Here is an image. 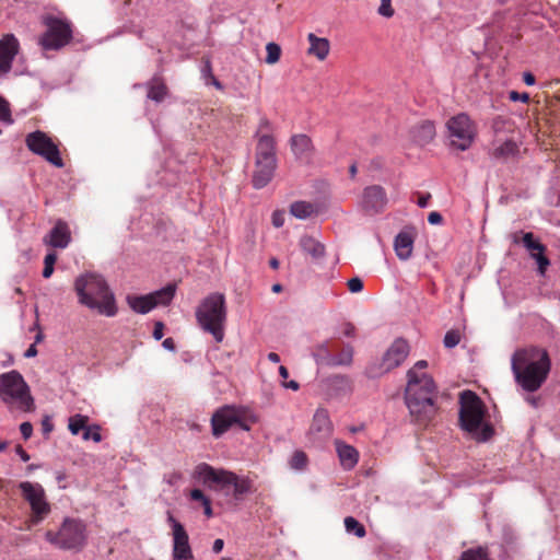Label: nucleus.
<instances>
[{
	"label": "nucleus",
	"mask_w": 560,
	"mask_h": 560,
	"mask_svg": "<svg viewBox=\"0 0 560 560\" xmlns=\"http://www.w3.org/2000/svg\"><path fill=\"white\" fill-rule=\"evenodd\" d=\"M88 422H89L88 416L77 413L69 418L68 429L72 435H77V434H79V432L81 430H83V432H84L88 429Z\"/></svg>",
	"instance_id": "72a5a7b5"
},
{
	"label": "nucleus",
	"mask_w": 560,
	"mask_h": 560,
	"mask_svg": "<svg viewBox=\"0 0 560 560\" xmlns=\"http://www.w3.org/2000/svg\"><path fill=\"white\" fill-rule=\"evenodd\" d=\"M300 246L303 252L317 259L324 256L325 247L314 237L304 235L300 238Z\"/></svg>",
	"instance_id": "cd10ccee"
},
{
	"label": "nucleus",
	"mask_w": 560,
	"mask_h": 560,
	"mask_svg": "<svg viewBox=\"0 0 560 560\" xmlns=\"http://www.w3.org/2000/svg\"><path fill=\"white\" fill-rule=\"evenodd\" d=\"M460 332L452 329L445 334L443 343L446 348L452 349L460 342Z\"/></svg>",
	"instance_id": "c03bdc74"
},
{
	"label": "nucleus",
	"mask_w": 560,
	"mask_h": 560,
	"mask_svg": "<svg viewBox=\"0 0 560 560\" xmlns=\"http://www.w3.org/2000/svg\"><path fill=\"white\" fill-rule=\"evenodd\" d=\"M267 57L266 62L268 65H275L279 61L281 56V48L276 43H268L266 46Z\"/></svg>",
	"instance_id": "ea45409f"
},
{
	"label": "nucleus",
	"mask_w": 560,
	"mask_h": 560,
	"mask_svg": "<svg viewBox=\"0 0 560 560\" xmlns=\"http://www.w3.org/2000/svg\"><path fill=\"white\" fill-rule=\"evenodd\" d=\"M511 369L517 385L527 393H534L546 382L551 361L546 349L529 346L515 350Z\"/></svg>",
	"instance_id": "f257e3e1"
},
{
	"label": "nucleus",
	"mask_w": 560,
	"mask_h": 560,
	"mask_svg": "<svg viewBox=\"0 0 560 560\" xmlns=\"http://www.w3.org/2000/svg\"><path fill=\"white\" fill-rule=\"evenodd\" d=\"M405 400L412 419L420 425H427L436 413L434 397L436 386L431 375L411 373L407 377Z\"/></svg>",
	"instance_id": "f03ea898"
},
{
	"label": "nucleus",
	"mask_w": 560,
	"mask_h": 560,
	"mask_svg": "<svg viewBox=\"0 0 560 560\" xmlns=\"http://www.w3.org/2000/svg\"><path fill=\"white\" fill-rule=\"evenodd\" d=\"M509 97L513 102L521 101L523 103H527L529 101V95L527 93H518L516 91H511Z\"/></svg>",
	"instance_id": "5fc2aeb1"
},
{
	"label": "nucleus",
	"mask_w": 560,
	"mask_h": 560,
	"mask_svg": "<svg viewBox=\"0 0 560 560\" xmlns=\"http://www.w3.org/2000/svg\"><path fill=\"white\" fill-rule=\"evenodd\" d=\"M442 220H443L442 215L436 211H433V212L429 213V215H428V221L431 224H440L442 222Z\"/></svg>",
	"instance_id": "bf43d9fd"
},
{
	"label": "nucleus",
	"mask_w": 560,
	"mask_h": 560,
	"mask_svg": "<svg viewBox=\"0 0 560 560\" xmlns=\"http://www.w3.org/2000/svg\"><path fill=\"white\" fill-rule=\"evenodd\" d=\"M428 366V362L424 360L418 361L408 372L407 377H410L411 373L415 372L417 375L428 374L424 370Z\"/></svg>",
	"instance_id": "8fccbe9b"
},
{
	"label": "nucleus",
	"mask_w": 560,
	"mask_h": 560,
	"mask_svg": "<svg viewBox=\"0 0 560 560\" xmlns=\"http://www.w3.org/2000/svg\"><path fill=\"white\" fill-rule=\"evenodd\" d=\"M446 127L452 147L460 151L470 148L477 135V129L467 114L460 113L451 117L446 122Z\"/></svg>",
	"instance_id": "1a4fd4ad"
},
{
	"label": "nucleus",
	"mask_w": 560,
	"mask_h": 560,
	"mask_svg": "<svg viewBox=\"0 0 560 560\" xmlns=\"http://www.w3.org/2000/svg\"><path fill=\"white\" fill-rule=\"evenodd\" d=\"M435 125L431 120H422L410 129V136L418 145H425L435 138Z\"/></svg>",
	"instance_id": "412c9836"
},
{
	"label": "nucleus",
	"mask_w": 560,
	"mask_h": 560,
	"mask_svg": "<svg viewBox=\"0 0 560 560\" xmlns=\"http://www.w3.org/2000/svg\"><path fill=\"white\" fill-rule=\"evenodd\" d=\"M431 198L430 194H427L424 196H420L418 199V206L420 208H425L428 206L429 199Z\"/></svg>",
	"instance_id": "69168bd1"
},
{
	"label": "nucleus",
	"mask_w": 560,
	"mask_h": 560,
	"mask_svg": "<svg viewBox=\"0 0 560 560\" xmlns=\"http://www.w3.org/2000/svg\"><path fill=\"white\" fill-rule=\"evenodd\" d=\"M74 290L80 304L102 315H116L115 295L102 276L91 272L79 276L74 281Z\"/></svg>",
	"instance_id": "7ed1b4c3"
},
{
	"label": "nucleus",
	"mask_w": 560,
	"mask_h": 560,
	"mask_svg": "<svg viewBox=\"0 0 560 560\" xmlns=\"http://www.w3.org/2000/svg\"><path fill=\"white\" fill-rule=\"evenodd\" d=\"M0 120L11 122V114L8 103L0 97Z\"/></svg>",
	"instance_id": "09e8293b"
},
{
	"label": "nucleus",
	"mask_w": 560,
	"mask_h": 560,
	"mask_svg": "<svg viewBox=\"0 0 560 560\" xmlns=\"http://www.w3.org/2000/svg\"><path fill=\"white\" fill-rule=\"evenodd\" d=\"M0 399L11 410L30 412L35 408L30 386L15 370L0 375Z\"/></svg>",
	"instance_id": "423d86ee"
},
{
	"label": "nucleus",
	"mask_w": 560,
	"mask_h": 560,
	"mask_svg": "<svg viewBox=\"0 0 560 560\" xmlns=\"http://www.w3.org/2000/svg\"><path fill=\"white\" fill-rule=\"evenodd\" d=\"M330 385L337 390L351 393L353 389L352 381L347 375H335L330 378Z\"/></svg>",
	"instance_id": "c9c22d12"
},
{
	"label": "nucleus",
	"mask_w": 560,
	"mask_h": 560,
	"mask_svg": "<svg viewBox=\"0 0 560 560\" xmlns=\"http://www.w3.org/2000/svg\"><path fill=\"white\" fill-rule=\"evenodd\" d=\"M345 527L348 533L354 534L359 538L364 537L366 534L364 526L352 516L345 518Z\"/></svg>",
	"instance_id": "4c0bfd02"
},
{
	"label": "nucleus",
	"mask_w": 560,
	"mask_h": 560,
	"mask_svg": "<svg viewBox=\"0 0 560 560\" xmlns=\"http://www.w3.org/2000/svg\"><path fill=\"white\" fill-rule=\"evenodd\" d=\"M56 260H57L56 253H49L45 256L44 269H43L44 278L48 279L52 275Z\"/></svg>",
	"instance_id": "37998d69"
},
{
	"label": "nucleus",
	"mask_w": 560,
	"mask_h": 560,
	"mask_svg": "<svg viewBox=\"0 0 560 560\" xmlns=\"http://www.w3.org/2000/svg\"><path fill=\"white\" fill-rule=\"evenodd\" d=\"M20 431L24 440H28L33 433V425L31 422H23L20 425Z\"/></svg>",
	"instance_id": "864d4df0"
},
{
	"label": "nucleus",
	"mask_w": 560,
	"mask_h": 560,
	"mask_svg": "<svg viewBox=\"0 0 560 560\" xmlns=\"http://www.w3.org/2000/svg\"><path fill=\"white\" fill-rule=\"evenodd\" d=\"M198 325L211 334L217 342L224 338L226 306L224 295L212 293L205 298L196 310Z\"/></svg>",
	"instance_id": "39448f33"
},
{
	"label": "nucleus",
	"mask_w": 560,
	"mask_h": 560,
	"mask_svg": "<svg viewBox=\"0 0 560 560\" xmlns=\"http://www.w3.org/2000/svg\"><path fill=\"white\" fill-rule=\"evenodd\" d=\"M347 285L351 293H359L363 289V281L360 278L354 277L348 280Z\"/></svg>",
	"instance_id": "de8ad7c7"
},
{
	"label": "nucleus",
	"mask_w": 560,
	"mask_h": 560,
	"mask_svg": "<svg viewBox=\"0 0 560 560\" xmlns=\"http://www.w3.org/2000/svg\"><path fill=\"white\" fill-rule=\"evenodd\" d=\"M25 144L32 153L42 156L54 166H63L58 145L44 131L36 130L28 133L25 137Z\"/></svg>",
	"instance_id": "9d476101"
},
{
	"label": "nucleus",
	"mask_w": 560,
	"mask_h": 560,
	"mask_svg": "<svg viewBox=\"0 0 560 560\" xmlns=\"http://www.w3.org/2000/svg\"><path fill=\"white\" fill-rule=\"evenodd\" d=\"M202 73H203V75H205V77H207V78H210L211 75H213V74H212L211 63H210V61H209V60H207V61L205 62V67H203V69H202Z\"/></svg>",
	"instance_id": "338daca9"
},
{
	"label": "nucleus",
	"mask_w": 560,
	"mask_h": 560,
	"mask_svg": "<svg viewBox=\"0 0 560 560\" xmlns=\"http://www.w3.org/2000/svg\"><path fill=\"white\" fill-rule=\"evenodd\" d=\"M517 152V145L514 141L508 140L497 147L493 151L495 158H508Z\"/></svg>",
	"instance_id": "e433bc0d"
},
{
	"label": "nucleus",
	"mask_w": 560,
	"mask_h": 560,
	"mask_svg": "<svg viewBox=\"0 0 560 560\" xmlns=\"http://www.w3.org/2000/svg\"><path fill=\"white\" fill-rule=\"evenodd\" d=\"M258 421L257 416L245 408L224 406L214 412L211 419L212 433L220 436L232 425L237 424L241 429L249 431L252 424Z\"/></svg>",
	"instance_id": "6e6552de"
},
{
	"label": "nucleus",
	"mask_w": 560,
	"mask_h": 560,
	"mask_svg": "<svg viewBox=\"0 0 560 560\" xmlns=\"http://www.w3.org/2000/svg\"><path fill=\"white\" fill-rule=\"evenodd\" d=\"M37 354V349L35 345H31L30 348L25 351L24 355L26 358H33Z\"/></svg>",
	"instance_id": "774afa93"
},
{
	"label": "nucleus",
	"mask_w": 560,
	"mask_h": 560,
	"mask_svg": "<svg viewBox=\"0 0 560 560\" xmlns=\"http://www.w3.org/2000/svg\"><path fill=\"white\" fill-rule=\"evenodd\" d=\"M71 241V233L65 221H57L51 231L43 238L46 245L55 248H66Z\"/></svg>",
	"instance_id": "6ab92c4d"
},
{
	"label": "nucleus",
	"mask_w": 560,
	"mask_h": 560,
	"mask_svg": "<svg viewBox=\"0 0 560 560\" xmlns=\"http://www.w3.org/2000/svg\"><path fill=\"white\" fill-rule=\"evenodd\" d=\"M197 476L203 481V483H215L222 488L232 486L235 481V474L224 469H214L208 464H200L196 467Z\"/></svg>",
	"instance_id": "2eb2a0df"
},
{
	"label": "nucleus",
	"mask_w": 560,
	"mask_h": 560,
	"mask_svg": "<svg viewBox=\"0 0 560 560\" xmlns=\"http://www.w3.org/2000/svg\"><path fill=\"white\" fill-rule=\"evenodd\" d=\"M409 354V345L404 339H396L383 357L382 368L385 372L399 366Z\"/></svg>",
	"instance_id": "dca6fc26"
},
{
	"label": "nucleus",
	"mask_w": 560,
	"mask_h": 560,
	"mask_svg": "<svg viewBox=\"0 0 560 560\" xmlns=\"http://www.w3.org/2000/svg\"><path fill=\"white\" fill-rule=\"evenodd\" d=\"M127 303L130 308L139 314H147L155 307V300L150 294L147 295H128Z\"/></svg>",
	"instance_id": "bb28decb"
},
{
	"label": "nucleus",
	"mask_w": 560,
	"mask_h": 560,
	"mask_svg": "<svg viewBox=\"0 0 560 560\" xmlns=\"http://www.w3.org/2000/svg\"><path fill=\"white\" fill-rule=\"evenodd\" d=\"M328 342H322L314 348L313 357L318 364L327 365L331 359Z\"/></svg>",
	"instance_id": "f704fd0d"
},
{
	"label": "nucleus",
	"mask_w": 560,
	"mask_h": 560,
	"mask_svg": "<svg viewBox=\"0 0 560 560\" xmlns=\"http://www.w3.org/2000/svg\"><path fill=\"white\" fill-rule=\"evenodd\" d=\"M291 148L295 156L303 158L312 150V141L305 135H295L291 138Z\"/></svg>",
	"instance_id": "c756f323"
},
{
	"label": "nucleus",
	"mask_w": 560,
	"mask_h": 560,
	"mask_svg": "<svg viewBox=\"0 0 560 560\" xmlns=\"http://www.w3.org/2000/svg\"><path fill=\"white\" fill-rule=\"evenodd\" d=\"M45 23L47 30L39 39V44L44 49H59L70 42L72 37V31L67 22L54 18H48Z\"/></svg>",
	"instance_id": "f8f14e48"
},
{
	"label": "nucleus",
	"mask_w": 560,
	"mask_h": 560,
	"mask_svg": "<svg viewBox=\"0 0 560 560\" xmlns=\"http://www.w3.org/2000/svg\"><path fill=\"white\" fill-rule=\"evenodd\" d=\"M459 560H490V558L487 548L478 547L464 551Z\"/></svg>",
	"instance_id": "58836bf2"
},
{
	"label": "nucleus",
	"mask_w": 560,
	"mask_h": 560,
	"mask_svg": "<svg viewBox=\"0 0 560 560\" xmlns=\"http://www.w3.org/2000/svg\"><path fill=\"white\" fill-rule=\"evenodd\" d=\"M256 160L277 161L275 139L270 135H260L258 137Z\"/></svg>",
	"instance_id": "a878e982"
},
{
	"label": "nucleus",
	"mask_w": 560,
	"mask_h": 560,
	"mask_svg": "<svg viewBox=\"0 0 560 560\" xmlns=\"http://www.w3.org/2000/svg\"><path fill=\"white\" fill-rule=\"evenodd\" d=\"M306 464H307V456L304 452L296 451L293 453L291 460H290V466L293 469H296V470L304 469L306 467Z\"/></svg>",
	"instance_id": "a19ab883"
},
{
	"label": "nucleus",
	"mask_w": 560,
	"mask_h": 560,
	"mask_svg": "<svg viewBox=\"0 0 560 560\" xmlns=\"http://www.w3.org/2000/svg\"><path fill=\"white\" fill-rule=\"evenodd\" d=\"M162 346H163L165 349L170 350V351H174V350H175V342H174V340H173L172 338H166V339L163 341Z\"/></svg>",
	"instance_id": "0e129e2a"
},
{
	"label": "nucleus",
	"mask_w": 560,
	"mask_h": 560,
	"mask_svg": "<svg viewBox=\"0 0 560 560\" xmlns=\"http://www.w3.org/2000/svg\"><path fill=\"white\" fill-rule=\"evenodd\" d=\"M270 129H271V122L265 117L261 118L259 121L258 130H257L258 137L260 135H264L262 133L264 131H269Z\"/></svg>",
	"instance_id": "6e6d98bb"
},
{
	"label": "nucleus",
	"mask_w": 560,
	"mask_h": 560,
	"mask_svg": "<svg viewBox=\"0 0 560 560\" xmlns=\"http://www.w3.org/2000/svg\"><path fill=\"white\" fill-rule=\"evenodd\" d=\"M235 495H242L250 491V481L245 478H240L235 475V481L232 482Z\"/></svg>",
	"instance_id": "79ce46f5"
},
{
	"label": "nucleus",
	"mask_w": 560,
	"mask_h": 560,
	"mask_svg": "<svg viewBox=\"0 0 560 560\" xmlns=\"http://www.w3.org/2000/svg\"><path fill=\"white\" fill-rule=\"evenodd\" d=\"M523 245L529 253L530 257L536 260L538 265V272L540 275H545L550 265L549 259L545 255L546 246L539 241H536L532 232L523 234Z\"/></svg>",
	"instance_id": "f3484780"
},
{
	"label": "nucleus",
	"mask_w": 560,
	"mask_h": 560,
	"mask_svg": "<svg viewBox=\"0 0 560 560\" xmlns=\"http://www.w3.org/2000/svg\"><path fill=\"white\" fill-rule=\"evenodd\" d=\"M176 292V285L175 284H167L166 287L162 288L161 290H158L151 295L153 296V300H155V306L158 305H168L171 301L173 300Z\"/></svg>",
	"instance_id": "2f4dec72"
},
{
	"label": "nucleus",
	"mask_w": 560,
	"mask_h": 560,
	"mask_svg": "<svg viewBox=\"0 0 560 560\" xmlns=\"http://www.w3.org/2000/svg\"><path fill=\"white\" fill-rule=\"evenodd\" d=\"M19 51V42L12 34L4 35L0 39V73L11 70L12 61Z\"/></svg>",
	"instance_id": "a211bd4d"
},
{
	"label": "nucleus",
	"mask_w": 560,
	"mask_h": 560,
	"mask_svg": "<svg viewBox=\"0 0 560 560\" xmlns=\"http://www.w3.org/2000/svg\"><path fill=\"white\" fill-rule=\"evenodd\" d=\"M523 81L525 82V84L527 85H533L535 84V77L534 74H532L530 72H525L523 74Z\"/></svg>",
	"instance_id": "e2e57ef3"
},
{
	"label": "nucleus",
	"mask_w": 560,
	"mask_h": 560,
	"mask_svg": "<svg viewBox=\"0 0 560 560\" xmlns=\"http://www.w3.org/2000/svg\"><path fill=\"white\" fill-rule=\"evenodd\" d=\"M387 205V196L382 186L372 185L364 188L361 199L362 209L371 214L382 212Z\"/></svg>",
	"instance_id": "4468645a"
},
{
	"label": "nucleus",
	"mask_w": 560,
	"mask_h": 560,
	"mask_svg": "<svg viewBox=\"0 0 560 560\" xmlns=\"http://www.w3.org/2000/svg\"><path fill=\"white\" fill-rule=\"evenodd\" d=\"M82 439L84 441L93 440L96 443L101 442L102 435L100 433V427L96 424L88 427V429L82 434Z\"/></svg>",
	"instance_id": "a18cd8bd"
},
{
	"label": "nucleus",
	"mask_w": 560,
	"mask_h": 560,
	"mask_svg": "<svg viewBox=\"0 0 560 560\" xmlns=\"http://www.w3.org/2000/svg\"><path fill=\"white\" fill-rule=\"evenodd\" d=\"M15 452L23 462L30 460V455L24 451V448L21 445L16 446Z\"/></svg>",
	"instance_id": "052dcab7"
},
{
	"label": "nucleus",
	"mask_w": 560,
	"mask_h": 560,
	"mask_svg": "<svg viewBox=\"0 0 560 560\" xmlns=\"http://www.w3.org/2000/svg\"><path fill=\"white\" fill-rule=\"evenodd\" d=\"M335 446L341 466L346 469H352L359 460L358 451L353 446L346 444L340 440L335 441Z\"/></svg>",
	"instance_id": "5701e85b"
},
{
	"label": "nucleus",
	"mask_w": 560,
	"mask_h": 560,
	"mask_svg": "<svg viewBox=\"0 0 560 560\" xmlns=\"http://www.w3.org/2000/svg\"><path fill=\"white\" fill-rule=\"evenodd\" d=\"M190 498L195 501H200L201 503H205V500H208V498L203 494V492L200 489L191 490Z\"/></svg>",
	"instance_id": "13d9d810"
},
{
	"label": "nucleus",
	"mask_w": 560,
	"mask_h": 560,
	"mask_svg": "<svg viewBox=\"0 0 560 560\" xmlns=\"http://www.w3.org/2000/svg\"><path fill=\"white\" fill-rule=\"evenodd\" d=\"M413 242L415 235L411 231L404 230L396 235L394 240V249L400 260H407L411 257Z\"/></svg>",
	"instance_id": "4be33fe9"
},
{
	"label": "nucleus",
	"mask_w": 560,
	"mask_h": 560,
	"mask_svg": "<svg viewBox=\"0 0 560 560\" xmlns=\"http://www.w3.org/2000/svg\"><path fill=\"white\" fill-rule=\"evenodd\" d=\"M167 522L173 530V560H195L189 537L184 526L170 512L167 513Z\"/></svg>",
	"instance_id": "ddd939ff"
},
{
	"label": "nucleus",
	"mask_w": 560,
	"mask_h": 560,
	"mask_svg": "<svg viewBox=\"0 0 560 560\" xmlns=\"http://www.w3.org/2000/svg\"><path fill=\"white\" fill-rule=\"evenodd\" d=\"M23 498L28 502L33 516L32 522L37 524L42 522L49 513L50 505L46 500L44 488L39 483L23 481L19 485Z\"/></svg>",
	"instance_id": "9b49d317"
},
{
	"label": "nucleus",
	"mask_w": 560,
	"mask_h": 560,
	"mask_svg": "<svg viewBox=\"0 0 560 560\" xmlns=\"http://www.w3.org/2000/svg\"><path fill=\"white\" fill-rule=\"evenodd\" d=\"M307 40L310 43L307 54L316 57L319 61L325 60L330 51L329 40L325 37H318L313 33L307 35Z\"/></svg>",
	"instance_id": "393cba45"
},
{
	"label": "nucleus",
	"mask_w": 560,
	"mask_h": 560,
	"mask_svg": "<svg viewBox=\"0 0 560 560\" xmlns=\"http://www.w3.org/2000/svg\"><path fill=\"white\" fill-rule=\"evenodd\" d=\"M353 361V348L350 345L343 346L339 352L331 355L328 366H350Z\"/></svg>",
	"instance_id": "c85d7f7f"
},
{
	"label": "nucleus",
	"mask_w": 560,
	"mask_h": 560,
	"mask_svg": "<svg viewBox=\"0 0 560 560\" xmlns=\"http://www.w3.org/2000/svg\"><path fill=\"white\" fill-rule=\"evenodd\" d=\"M42 430H43V434L48 438L49 434L52 432L54 430V423H52V420H51V417L46 415L43 417L42 419Z\"/></svg>",
	"instance_id": "3c124183"
},
{
	"label": "nucleus",
	"mask_w": 560,
	"mask_h": 560,
	"mask_svg": "<svg viewBox=\"0 0 560 560\" xmlns=\"http://www.w3.org/2000/svg\"><path fill=\"white\" fill-rule=\"evenodd\" d=\"M459 424L477 442H486L494 434L493 427L485 420L486 407L471 390H464L459 397Z\"/></svg>",
	"instance_id": "20e7f679"
},
{
	"label": "nucleus",
	"mask_w": 560,
	"mask_h": 560,
	"mask_svg": "<svg viewBox=\"0 0 560 560\" xmlns=\"http://www.w3.org/2000/svg\"><path fill=\"white\" fill-rule=\"evenodd\" d=\"M223 546H224V541L221 539V538H218L214 540L213 542V546H212V550L215 552V553H219L222 551L223 549Z\"/></svg>",
	"instance_id": "680f3d73"
},
{
	"label": "nucleus",
	"mask_w": 560,
	"mask_h": 560,
	"mask_svg": "<svg viewBox=\"0 0 560 560\" xmlns=\"http://www.w3.org/2000/svg\"><path fill=\"white\" fill-rule=\"evenodd\" d=\"M332 432V424L326 409H317L311 425V433L322 438L329 436Z\"/></svg>",
	"instance_id": "b1692460"
},
{
	"label": "nucleus",
	"mask_w": 560,
	"mask_h": 560,
	"mask_svg": "<svg viewBox=\"0 0 560 560\" xmlns=\"http://www.w3.org/2000/svg\"><path fill=\"white\" fill-rule=\"evenodd\" d=\"M277 161L256 160V168L253 175V185L259 189L265 187L273 177Z\"/></svg>",
	"instance_id": "aec40b11"
},
{
	"label": "nucleus",
	"mask_w": 560,
	"mask_h": 560,
	"mask_svg": "<svg viewBox=\"0 0 560 560\" xmlns=\"http://www.w3.org/2000/svg\"><path fill=\"white\" fill-rule=\"evenodd\" d=\"M45 538L60 549L80 550L86 542V526L80 520L66 518L58 532L48 530Z\"/></svg>",
	"instance_id": "0eeeda50"
},
{
	"label": "nucleus",
	"mask_w": 560,
	"mask_h": 560,
	"mask_svg": "<svg viewBox=\"0 0 560 560\" xmlns=\"http://www.w3.org/2000/svg\"><path fill=\"white\" fill-rule=\"evenodd\" d=\"M377 12L382 16L392 18L394 15V9L392 8L390 0H383Z\"/></svg>",
	"instance_id": "49530a36"
},
{
	"label": "nucleus",
	"mask_w": 560,
	"mask_h": 560,
	"mask_svg": "<svg viewBox=\"0 0 560 560\" xmlns=\"http://www.w3.org/2000/svg\"><path fill=\"white\" fill-rule=\"evenodd\" d=\"M284 211L282 210H276L272 213V224L275 228H281L284 224Z\"/></svg>",
	"instance_id": "603ef678"
},
{
	"label": "nucleus",
	"mask_w": 560,
	"mask_h": 560,
	"mask_svg": "<svg viewBox=\"0 0 560 560\" xmlns=\"http://www.w3.org/2000/svg\"><path fill=\"white\" fill-rule=\"evenodd\" d=\"M316 212L313 203L307 201H295L290 207V213L300 220H305Z\"/></svg>",
	"instance_id": "7c9ffc66"
},
{
	"label": "nucleus",
	"mask_w": 560,
	"mask_h": 560,
	"mask_svg": "<svg viewBox=\"0 0 560 560\" xmlns=\"http://www.w3.org/2000/svg\"><path fill=\"white\" fill-rule=\"evenodd\" d=\"M163 330H164V325L162 322H156L154 324V329H153V337L154 339L156 340H160L163 338Z\"/></svg>",
	"instance_id": "4d7b16f0"
},
{
	"label": "nucleus",
	"mask_w": 560,
	"mask_h": 560,
	"mask_svg": "<svg viewBox=\"0 0 560 560\" xmlns=\"http://www.w3.org/2000/svg\"><path fill=\"white\" fill-rule=\"evenodd\" d=\"M166 93V85L160 79H153L149 86L148 97L152 101L161 102L164 100Z\"/></svg>",
	"instance_id": "473e14b6"
}]
</instances>
